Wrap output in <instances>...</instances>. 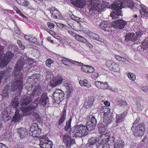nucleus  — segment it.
Listing matches in <instances>:
<instances>
[{
  "mask_svg": "<svg viewBox=\"0 0 148 148\" xmlns=\"http://www.w3.org/2000/svg\"><path fill=\"white\" fill-rule=\"evenodd\" d=\"M18 3L23 6H26L29 3V2L26 0H17Z\"/></svg>",
  "mask_w": 148,
  "mask_h": 148,
  "instance_id": "nucleus-45",
  "label": "nucleus"
},
{
  "mask_svg": "<svg viewBox=\"0 0 148 148\" xmlns=\"http://www.w3.org/2000/svg\"><path fill=\"white\" fill-rule=\"evenodd\" d=\"M61 61L66 65H68L69 64V59L68 58L63 57Z\"/></svg>",
  "mask_w": 148,
  "mask_h": 148,
  "instance_id": "nucleus-53",
  "label": "nucleus"
},
{
  "mask_svg": "<svg viewBox=\"0 0 148 148\" xmlns=\"http://www.w3.org/2000/svg\"><path fill=\"white\" fill-rule=\"evenodd\" d=\"M56 24L58 27L64 31H66V30H68V29H69V27H68L62 24L57 23H56Z\"/></svg>",
  "mask_w": 148,
  "mask_h": 148,
  "instance_id": "nucleus-38",
  "label": "nucleus"
},
{
  "mask_svg": "<svg viewBox=\"0 0 148 148\" xmlns=\"http://www.w3.org/2000/svg\"><path fill=\"white\" fill-rule=\"evenodd\" d=\"M88 68V65H83L81 67V70L83 71L86 73L88 71L87 69Z\"/></svg>",
  "mask_w": 148,
  "mask_h": 148,
  "instance_id": "nucleus-57",
  "label": "nucleus"
},
{
  "mask_svg": "<svg viewBox=\"0 0 148 148\" xmlns=\"http://www.w3.org/2000/svg\"><path fill=\"white\" fill-rule=\"evenodd\" d=\"M117 101L118 104L121 106L123 107L127 105V103L122 99H118Z\"/></svg>",
  "mask_w": 148,
  "mask_h": 148,
  "instance_id": "nucleus-43",
  "label": "nucleus"
},
{
  "mask_svg": "<svg viewBox=\"0 0 148 148\" xmlns=\"http://www.w3.org/2000/svg\"><path fill=\"white\" fill-rule=\"evenodd\" d=\"M99 75L98 73H93L91 75V77L93 79L95 80L97 79L99 77Z\"/></svg>",
  "mask_w": 148,
  "mask_h": 148,
  "instance_id": "nucleus-55",
  "label": "nucleus"
},
{
  "mask_svg": "<svg viewBox=\"0 0 148 148\" xmlns=\"http://www.w3.org/2000/svg\"><path fill=\"white\" fill-rule=\"evenodd\" d=\"M75 129L73 132L75 137H82L87 135L88 133L89 127L82 124L75 126Z\"/></svg>",
  "mask_w": 148,
  "mask_h": 148,
  "instance_id": "nucleus-5",
  "label": "nucleus"
},
{
  "mask_svg": "<svg viewBox=\"0 0 148 148\" xmlns=\"http://www.w3.org/2000/svg\"><path fill=\"white\" fill-rule=\"evenodd\" d=\"M92 105V104L87 103V102L85 101L84 103V106L86 108H90Z\"/></svg>",
  "mask_w": 148,
  "mask_h": 148,
  "instance_id": "nucleus-61",
  "label": "nucleus"
},
{
  "mask_svg": "<svg viewBox=\"0 0 148 148\" xmlns=\"http://www.w3.org/2000/svg\"><path fill=\"white\" fill-rule=\"evenodd\" d=\"M42 92V90L41 89L40 86L38 85L36 86L33 90V92L32 93V96L40 95Z\"/></svg>",
  "mask_w": 148,
  "mask_h": 148,
  "instance_id": "nucleus-30",
  "label": "nucleus"
},
{
  "mask_svg": "<svg viewBox=\"0 0 148 148\" xmlns=\"http://www.w3.org/2000/svg\"><path fill=\"white\" fill-rule=\"evenodd\" d=\"M134 3L131 0H123L122 1H121L116 0L113 4L110 6L113 12L111 14L112 19H115L120 16H121L122 14L121 10L122 8L125 7L130 8L133 6Z\"/></svg>",
  "mask_w": 148,
  "mask_h": 148,
  "instance_id": "nucleus-1",
  "label": "nucleus"
},
{
  "mask_svg": "<svg viewBox=\"0 0 148 148\" xmlns=\"http://www.w3.org/2000/svg\"><path fill=\"white\" fill-rule=\"evenodd\" d=\"M137 123L136 121L134 122L131 130L135 136L140 137L144 134L145 129V125L142 123H139L136 125Z\"/></svg>",
  "mask_w": 148,
  "mask_h": 148,
  "instance_id": "nucleus-6",
  "label": "nucleus"
},
{
  "mask_svg": "<svg viewBox=\"0 0 148 148\" xmlns=\"http://www.w3.org/2000/svg\"><path fill=\"white\" fill-rule=\"evenodd\" d=\"M86 34L91 40H94L101 42L103 41V40L99 38L97 35L92 32H88L86 33Z\"/></svg>",
  "mask_w": 148,
  "mask_h": 148,
  "instance_id": "nucleus-20",
  "label": "nucleus"
},
{
  "mask_svg": "<svg viewBox=\"0 0 148 148\" xmlns=\"http://www.w3.org/2000/svg\"><path fill=\"white\" fill-rule=\"evenodd\" d=\"M3 47L0 45V67L5 66L11 61L14 56L13 53L10 51L6 52L5 54H3Z\"/></svg>",
  "mask_w": 148,
  "mask_h": 148,
  "instance_id": "nucleus-4",
  "label": "nucleus"
},
{
  "mask_svg": "<svg viewBox=\"0 0 148 148\" xmlns=\"http://www.w3.org/2000/svg\"><path fill=\"white\" fill-rule=\"evenodd\" d=\"M127 24V22L123 19L114 21L112 22L113 27L117 29H122Z\"/></svg>",
  "mask_w": 148,
  "mask_h": 148,
  "instance_id": "nucleus-10",
  "label": "nucleus"
},
{
  "mask_svg": "<svg viewBox=\"0 0 148 148\" xmlns=\"http://www.w3.org/2000/svg\"><path fill=\"white\" fill-rule=\"evenodd\" d=\"M25 62L26 64L30 65L34 63L33 59L32 58H28L25 60Z\"/></svg>",
  "mask_w": 148,
  "mask_h": 148,
  "instance_id": "nucleus-52",
  "label": "nucleus"
},
{
  "mask_svg": "<svg viewBox=\"0 0 148 148\" xmlns=\"http://www.w3.org/2000/svg\"><path fill=\"white\" fill-rule=\"evenodd\" d=\"M110 139V135L108 133L103 134L100 136L98 144H103L107 143Z\"/></svg>",
  "mask_w": 148,
  "mask_h": 148,
  "instance_id": "nucleus-21",
  "label": "nucleus"
},
{
  "mask_svg": "<svg viewBox=\"0 0 148 148\" xmlns=\"http://www.w3.org/2000/svg\"><path fill=\"white\" fill-rule=\"evenodd\" d=\"M88 121L87 125L90 129L89 130L92 131L95 128L96 124L97 123V120L95 116L91 115L89 116Z\"/></svg>",
  "mask_w": 148,
  "mask_h": 148,
  "instance_id": "nucleus-11",
  "label": "nucleus"
},
{
  "mask_svg": "<svg viewBox=\"0 0 148 148\" xmlns=\"http://www.w3.org/2000/svg\"><path fill=\"white\" fill-rule=\"evenodd\" d=\"M9 108H7L4 110V111L1 112V116L3 119L5 121H8L10 118V116L8 115L7 110Z\"/></svg>",
  "mask_w": 148,
  "mask_h": 148,
  "instance_id": "nucleus-27",
  "label": "nucleus"
},
{
  "mask_svg": "<svg viewBox=\"0 0 148 148\" xmlns=\"http://www.w3.org/2000/svg\"><path fill=\"white\" fill-rule=\"evenodd\" d=\"M64 93L59 89H56L53 93V97L55 101L58 102V100L62 101L64 98Z\"/></svg>",
  "mask_w": 148,
  "mask_h": 148,
  "instance_id": "nucleus-9",
  "label": "nucleus"
},
{
  "mask_svg": "<svg viewBox=\"0 0 148 148\" xmlns=\"http://www.w3.org/2000/svg\"><path fill=\"white\" fill-rule=\"evenodd\" d=\"M54 61L50 59H48L46 61V65L48 67H50L51 66V64L53 63Z\"/></svg>",
  "mask_w": 148,
  "mask_h": 148,
  "instance_id": "nucleus-51",
  "label": "nucleus"
},
{
  "mask_svg": "<svg viewBox=\"0 0 148 148\" xmlns=\"http://www.w3.org/2000/svg\"><path fill=\"white\" fill-rule=\"evenodd\" d=\"M75 39L78 41L82 42L83 43H84L86 41V39L84 37L81 36L79 34H76L74 36Z\"/></svg>",
  "mask_w": 148,
  "mask_h": 148,
  "instance_id": "nucleus-35",
  "label": "nucleus"
},
{
  "mask_svg": "<svg viewBox=\"0 0 148 148\" xmlns=\"http://www.w3.org/2000/svg\"><path fill=\"white\" fill-rule=\"evenodd\" d=\"M106 65L110 70L114 72L119 73L120 71V68L119 65L115 62L108 61L106 62Z\"/></svg>",
  "mask_w": 148,
  "mask_h": 148,
  "instance_id": "nucleus-8",
  "label": "nucleus"
},
{
  "mask_svg": "<svg viewBox=\"0 0 148 148\" xmlns=\"http://www.w3.org/2000/svg\"><path fill=\"white\" fill-rule=\"evenodd\" d=\"M71 1L73 5L79 8H82L86 5L85 0H71Z\"/></svg>",
  "mask_w": 148,
  "mask_h": 148,
  "instance_id": "nucleus-19",
  "label": "nucleus"
},
{
  "mask_svg": "<svg viewBox=\"0 0 148 148\" xmlns=\"http://www.w3.org/2000/svg\"><path fill=\"white\" fill-rule=\"evenodd\" d=\"M130 9L133 12L137 11V9L134 6V4L133 6H132V7H130Z\"/></svg>",
  "mask_w": 148,
  "mask_h": 148,
  "instance_id": "nucleus-64",
  "label": "nucleus"
},
{
  "mask_svg": "<svg viewBox=\"0 0 148 148\" xmlns=\"http://www.w3.org/2000/svg\"><path fill=\"white\" fill-rule=\"evenodd\" d=\"M64 85L67 89L69 90L70 93H71L73 92V90L71 84L68 82H66L64 84Z\"/></svg>",
  "mask_w": 148,
  "mask_h": 148,
  "instance_id": "nucleus-46",
  "label": "nucleus"
},
{
  "mask_svg": "<svg viewBox=\"0 0 148 148\" xmlns=\"http://www.w3.org/2000/svg\"><path fill=\"white\" fill-rule=\"evenodd\" d=\"M19 101L17 99H13V101L11 103V108H15L18 105Z\"/></svg>",
  "mask_w": 148,
  "mask_h": 148,
  "instance_id": "nucleus-40",
  "label": "nucleus"
},
{
  "mask_svg": "<svg viewBox=\"0 0 148 148\" xmlns=\"http://www.w3.org/2000/svg\"><path fill=\"white\" fill-rule=\"evenodd\" d=\"M125 37V40L127 41H135L136 40V38L134 33H129L126 35Z\"/></svg>",
  "mask_w": 148,
  "mask_h": 148,
  "instance_id": "nucleus-25",
  "label": "nucleus"
},
{
  "mask_svg": "<svg viewBox=\"0 0 148 148\" xmlns=\"http://www.w3.org/2000/svg\"><path fill=\"white\" fill-rule=\"evenodd\" d=\"M72 121V118H70L68 120L66 121V125L64 128V130L66 131H67L71 127V123Z\"/></svg>",
  "mask_w": 148,
  "mask_h": 148,
  "instance_id": "nucleus-42",
  "label": "nucleus"
},
{
  "mask_svg": "<svg viewBox=\"0 0 148 148\" xmlns=\"http://www.w3.org/2000/svg\"><path fill=\"white\" fill-rule=\"evenodd\" d=\"M63 138V141L68 148H70L71 146L74 143V140L69 135H64Z\"/></svg>",
  "mask_w": 148,
  "mask_h": 148,
  "instance_id": "nucleus-16",
  "label": "nucleus"
},
{
  "mask_svg": "<svg viewBox=\"0 0 148 148\" xmlns=\"http://www.w3.org/2000/svg\"><path fill=\"white\" fill-rule=\"evenodd\" d=\"M125 143L122 140H117L114 144V148H123Z\"/></svg>",
  "mask_w": 148,
  "mask_h": 148,
  "instance_id": "nucleus-29",
  "label": "nucleus"
},
{
  "mask_svg": "<svg viewBox=\"0 0 148 148\" xmlns=\"http://www.w3.org/2000/svg\"><path fill=\"white\" fill-rule=\"evenodd\" d=\"M96 140L95 138H92L88 140V142L91 145H94L96 143Z\"/></svg>",
  "mask_w": 148,
  "mask_h": 148,
  "instance_id": "nucleus-56",
  "label": "nucleus"
},
{
  "mask_svg": "<svg viewBox=\"0 0 148 148\" xmlns=\"http://www.w3.org/2000/svg\"><path fill=\"white\" fill-rule=\"evenodd\" d=\"M101 110H104L103 112L104 113V116H106V117L108 116L109 114H111L110 113V111L109 108H106L105 106H104L101 108Z\"/></svg>",
  "mask_w": 148,
  "mask_h": 148,
  "instance_id": "nucleus-39",
  "label": "nucleus"
},
{
  "mask_svg": "<svg viewBox=\"0 0 148 148\" xmlns=\"http://www.w3.org/2000/svg\"><path fill=\"white\" fill-rule=\"evenodd\" d=\"M94 101V97H90L86 99L85 101L92 105Z\"/></svg>",
  "mask_w": 148,
  "mask_h": 148,
  "instance_id": "nucleus-49",
  "label": "nucleus"
},
{
  "mask_svg": "<svg viewBox=\"0 0 148 148\" xmlns=\"http://www.w3.org/2000/svg\"><path fill=\"white\" fill-rule=\"evenodd\" d=\"M35 109H34L33 111H31L25 113H26V114L27 115H32L36 119L39 120L40 119V116H39V115L37 114V113L34 112V111L35 110Z\"/></svg>",
  "mask_w": 148,
  "mask_h": 148,
  "instance_id": "nucleus-36",
  "label": "nucleus"
},
{
  "mask_svg": "<svg viewBox=\"0 0 148 148\" xmlns=\"http://www.w3.org/2000/svg\"><path fill=\"white\" fill-rule=\"evenodd\" d=\"M32 100V96L30 97L25 95L22 98L20 101L22 107L20 108L23 113L25 114V113L33 111L34 109L38 107V104L37 103H34V106L30 105L27 106V105L31 102Z\"/></svg>",
  "mask_w": 148,
  "mask_h": 148,
  "instance_id": "nucleus-3",
  "label": "nucleus"
},
{
  "mask_svg": "<svg viewBox=\"0 0 148 148\" xmlns=\"http://www.w3.org/2000/svg\"><path fill=\"white\" fill-rule=\"evenodd\" d=\"M70 15V18L72 20L77 22H79L80 21V18H79L75 16L72 13V15Z\"/></svg>",
  "mask_w": 148,
  "mask_h": 148,
  "instance_id": "nucleus-50",
  "label": "nucleus"
},
{
  "mask_svg": "<svg viewBox=\"0 0 148 148\" xmlns=\"http://www.w3.org/2000/svg\"><path fill=\"white\" fill-rule=\"evenodd\" d=\"M63 80V79L60 77L56 76L54 77L50 82V85L53 88L54 87L61 84Z\"/></svg>",
  "mask_w": 148,
  "mask_h": 148,
  "instance_id": "nucleus-12",
  "label": "nucleus"
},
{
  "mask_svg": "<svg viewBox=\"0 0 148 148\" xmlns=\"http://www.w3.org/2000/svg\"><path fill=\"white\" fill-rule=\"evenodd\" d=\"M127 76L128 78L132 81H134L136 79V77L135 75L132 73L129 72L127 74Z\"/></svg>",
  "mask_w": 148,
  "mask_h": 148,
  "instance_id": "nucleus-47",
  "label": "nucleus"
},
{
  "mask_svg": "<svg viewBox=\"0 0 148 148\" xmlns=\"http://www.w3.org/2000/svg\"><path fill=\"white\" fill-rule=\"evenodd\" d=\"M141 47L144 49L148 48V42H143L141 45Z\"/></svg>",
  "mask_w": 148,
  "mask_h": 148,
  "instance_id": "nucleus-59",
  "label": "nucleus"
},
{
  "mask_svg": "<svg viewBox=\"0 0 148 148\" xmlns=\"http://www.w3.org/2000/svg\"><path fill=\"white\" fill-rule=\"evenodd\" d=\"M24 60L23 59H19L14 67V74L15 77L17 78V81L15 82L11 86V90L12 91H14L16 90L18 88L20 90L23 87L22 83L23 76V70H22L24 64Z\"/></svg>",
  "mask_w": 148,
  "mask_h": 148,
  "instance_id": "nucleus-2",
  "label": "nucleus"
},
{
  "mask_svg": "<svg viewBox=\"0 0 148 148\" xmlns=\"http://www.w3.org/2000/svg\"><path fill=\"white\" fill-rule=\"evenodd\" d=\"M50 12L52 17L58 19L62 18L61 14L55 8H52L50 9Z\"/></svg>",
  "mask_w": 148,
  "mask_h": 148,
  "instance_id": "nucleus-17",
  "label": "nucleus"
},
{
  "mask_svg": "<svg viewBox=\"0 0 148 148\" xmlns=\"http://www.w3.org/2000/svg\"><path fill=\"white\" fill-rule=\"evenodd\" d=\"M115 57L116 60L122 64H129V61L126 59L119 55H115Z\"/></svg>",
  "mask_w": 148,
  "mask_h": 148,
  "instance_id": "nucleus-26",
  "label": "nucleus"
},
{
  "mask_svg": "<svg viewBox=\"0 0 148 148\" xmlns=\"http://www.w3.org/2000/svg\"><path fill=\"white\" fill-rule=\"evenodd\" d=\"M19 110L16 109L12 119V120L15 122H18L21 119V116L19 114Z\"/></svg>",
  "mask_w": 148,
  "mask_h": 148,
  "instance_id": "nucleus-31",
  "label": "nucleus"
},
{
  "mask_svg": "<svg viewBox=\"0 0 148 148\" xmlns=\"http://www.w3.org/2000/svg\"><path fill=\"white\" fill-rule=\"evenodd\" d=\"M66 116V113L63 112L60 118L59 121V125L61 124L64 122Z\"/></svg>",
  "mask_w": 148,
  "mask_h": 148,
  "instance_id": "nucleus-44",
  "label": "nucleus"
},
{
  "mask_svg": "<svg viewBox=\"0 0 148 148\" xmlns=\"http://www.w3.org/2000/svg\"><path fill=\"white\" fill-rule=\"evenodd\" d=\"M142 90L146 93H148V87L146 86H143L142 88Z\"/></svg>",
  "mask_w": 148,
  "mask_h": 148,
  "instance_id": "nucleus-62",
  "label": "nucleus"
},
{
  "mask_svg": "<svg viewBox=\"0 0 148 148\" xmlns=\"http://www.w3.org/2000/svg\"><path fill=\"white\" fill-rule=\"evenodd\" d=\"M29 41L30 42H33L35 44L37 43V39L35 38L31 37H30Z\"/></svg>",
  "mask_w": 148,
  "mask_h": 148,
  "instance_id": "nucleus-60",
  "label": "nucleus"
},
{
  "mask_svg": "<svg viewBox=\"0 0 148 148\" xmlns=\"http://www.w3.org/2000/svg\"><path fill=\"white\" fill-rule=\"evenodd\" d=\"M90 10H96L101 12L103 9H100L102 7L101 1L99 0H87Z\"/></svg>",
  "mask_w": 148,
  "mask_h": 148,
  "instance_id": "nucleus-7",
  "label": "nucleus"
},
{
  "mask_svg": "<svg viewBox=\"0 0 148 148\" xmlns=\"http://www.w3.org/2000/svg\"><path fill=\"white\" fill-rule=\"evenodd\" d=\"M95 85L97 88L99 89L103 90L107 89L109 90H111L112 89L111 88L108 86L106 82L97 81L95 82Z\"/></svg>",
  "mask_w": 148,
  "mask_h": 148,
  "instance_id": "nucleus-15",
  "label": "nucleus"
},
{
  "mask_svg": "<svg viewBox=\"0 0 148 148\" xmlns=\"http://www.w3.org/2000/svg\"><path fill=\"white\" fill-rule=\"evenodd\" d=\"M96 148H110V147L108 144L106 143L103 144H97Z\"/></svg>",
  "mask_w": 148,
  "mask_h": 148,
  "instance_id": "nucleus-41",
  "label": "nucleus"
},
{
  "mask_svg": "<svg viewBox=\"0 0 148 148\" xmlns=\"http://www.w3.org/2000/svg\"><path fill=\"white\" fill-rule=\"evenodd\" d=\"M101 3L102 7L100 8V9H103L107 7L109 3L108 2L105 1H103Z\"/></svg>",
  "mask_w": 148,
  "mask_h": 148,
  "instance_id": "nucleus-54",
  "label": "nucleus"
},
{
  "mask_svg": "<svg viewBox=\"0 0 148 148\" xmlns=\"http://www.w3.org/2000/svg\"><path fill=\"white\" fill-rule=\"evenodd\" d=\"M41 131V129L38 128V125L36 123H34L31 126L30 129L29 134L35 137L36 135L39 134V132Z\"/></svg>",
  "mask_w": 148,
  "mask_h": 148,
  "instance_id": "nucleus-14",
  "label": "nucleus"
},
{
  "mask_svg": "<svg viewBox=\"0 0 148 148\" xmlns=\"http://www.w3.org/2000/svg\"><path fill=\"white\" fill-rule=\"evenodd\" d=\"M99 131L101 133H104L107 128V126L106 125H104L102 123H99L98 126Z\"/></svg>",
  "mask_w": 148,
  "mask_h": 148,
  "instance_id": "nucleus-32",
  "label": "nucleus"
},
{
  "mask_svg": "<svg viewBox=\"0 0 148 148\" xmlns=\"http://www.w3.org/2000/svg\"><path fill=\"white\" fill-rule=\"evenodd\" d=\"M18 132L21 138L25 137L28 134L27 130L23 128H20L17 129Z\"/></svg>",
  "mask_w": 148,
  "mask_h": 148,
  "instance_id": "nucleus-24",
  "label": "nucleus"
},
{
  "mask_svg": "<svg viewBox=\"0 0 148 148\" xmlns=\"http://www.w3.org/2000/svg\"><path fill=\"white\" fill-rule=\"evenodd\" d=\"M47 24L48 26V27L51 29L53 28L54 27V25L53 23H52L50 22H48L47 23Z\"/></svg>",
  "mask_w": 148,
  "mask_h": 148,
  "instance_id": "nucleus-63",
  "label": "nucleus"
},
{
  "mask_svg": "<svg viewBox=\"0 0 148 148\" xmlns=\"http://www.w3.org/2000/svg\"><path fill=\"white\" fill-rule=\"evenodd\" d=\"M111 25L108 21H102L99 25L100 28L106 31H109L110 30Z\"/></svg>",
  "mask_w": 148,
  "mask_h": 148,
  "instance_id": "nucleus-18",
  "label": "nucleus"
},
{
  "mask_svg": "<svg viewBox=\"0 0 148 148\" xmlns=\"http://www.w3.org/2000/svg\"><path fill=\"white\" fill-rule=\"evenodd\" d=\"M88 71L86 72L87 73H91L94 71V68L91 66H88V68L87 69Z\"/></svg>",
  "mask_w": 148,
  "mask_h": 148,
  "instance_id": "nucleus-58",
  "label": "nucleus"
},
{
  "mask_svg": "<svg viewBox=\"0 0 148 148\" xmlns=\"http://www.w3.org/2000/svg\"><path fill=\"white\" fill-rule=\"evenodd\" d=\"M140 12L141 16L147 17L148 16V8L143 5H140Z\"/></svg>",
  "mask_w": 148,
  "mask_h": 148,
  "instance_id": "nucleus-23",
  "label": "nucleus"
},
{
  "mask_svg": "<svg viewBox=\"0 0 148 148\" xmlns=\"http://www.w3.org/2000/svg\"><path fill=\"white\" fill-rule=\"evenodd\" d=\"M79 83L82 86H85L88 88L91 87V85L88 82L87 80L86 79L83 80H80L79 81Z\"/></svg>",
  "mask_w": 148,
  "mask_h": 148,
  "instance_id": "nucleus-33",
  "label": "nucleus"
},
{
  "mask_svg": "<svg viewBox=\"0 0 148 148\" xmlns=\"http://www.w3.org/2000/svg\"><path fill=\"white\" fill-rule=\"evenodd\" d=\"M69 25L75 31L80 30L79 27H80V23L78 22H75L72 25L69 24Z\"/></svg>",
  "mask_w": 148,
  "mask_h": 148,
  "instance_id": "nucleus-34",
  "label": "nucleus"
},
{
  "mask_svg": "<svg viewBox=\"0 0 148 148\" xmlns=\"http://www.w3.org/2000/svg\"><path fill=\"white\" fill-rule=\"evenodd\" d=\"M125 114L124 113L121 114L116 115V123H119L123 120V118L125 116Z\"/></svg>",
  "mask_w": 148,
  "mask_h": 148,
  "instance_id": "nucleus-37",
  "label": "nucleus"
},
{
  "mask_svg": "<svg viewBox=\"0 0 148 148\" xmlns=\"http://www.w3.org/2000/svg\"><path fill=\"white\" fill-rule=\"evenodd\" d=\"M52 142L46 139H42L40 140V145L42 148H52Z\"/></svg>",
  "mask_w": 148,
  "mask_h": 148,
  "instance_id": "nucleus-13",
  "label": "nucleus"
},
{
  "mask_svg": "<svg viewBox=\"0 0 148 148\" xmlns=\"http://www.w3.org/2000/svg\"><path fill=\"white\" fill-rule=\"evenodd\" d=\"M137 99H138L136 103V108L137 110L139 109L141 106V105L140 102L142 100V98L140 97H138Z\"/></svg>",
  "mask_w": 148,
  "mask_h": 148,
  "instance_id": "nucleus-48",
  "label": "nucleus"
},
{
  "mask_svg": "<svg viewBox=\"0 0 148 148\" xmlns=\"http://www.w3.org/2000/svg\"><path fill=\"white\" fill-rule=\"evenodd\" d=\"M103 118V122L106 124L112 122L114 120L112 114H110L106 117V116H104Z\"/></svg>",
  "mask_w": 148,
  "mask_h": 148,
  "instance_id": "nucleus-28",
  "label": "nucleus"
},
{
  "mask_svg": "<svg viewBox=\"0 0 148 148\" xmlns=\"http://www.w3.org/2000/svg\"><path fill=\"white\" fill-rule=\"evenodd\" d=\"M49 101V98L46 93H43L41 96V98L39 101V103L43 106H45Z\"/></svg>",
  "mask_w": 148,
  "mask_h": 148,
  "instance_id": "nucleus-22",
  "label": "nucleus"
}]
</instances>
